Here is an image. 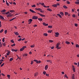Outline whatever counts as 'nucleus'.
<instances>
[{"mask_svg":"<svg viewBox=\"0 0 79 79\" xmlns=\"http://www.w3.org/2000/svg\"><path fill=\"white\" fill-rule=\"evenodd\" d=\"M47 10L48 11H52V10L50 8H47Z\"/></svg>","mask_w":79,"mask_h":79,"instance_id":"nucleus-19","label":"nucleus"},{"mask_svg":"<svg viewBox=\"0 0 79 79\" xmlns=\"http://www.w3.org/2000/svg\"><path fill=\"white\" fill-rule=\"evenodd\" d=\"M72 68H73V72H75V67H74V65H72Z\"/></svg>","mask_w":79,"mask_h":79,"instance_id":"nucleus-12","label":"nucleus"},{"mask_svg":"<svg viewBox=\"0 0 79 79\" xmlns=\"http://www.w3.org/2000/svg\"><path fill=\"white\" fill-rule=\"evenodd\" d=\"M48 68V65H46L45 67V70H47Z\"/></svg>","mask_w":79,"mask_h":79,"instance_id":"nucleus-14","label":"nucleus"},{"mask_svg":"<svg viewBox=\"0 0 79 79\" xmlns=\"http://www.w3.org/2000/svg\"><path fill=\"white\" fill-rule=\"evenodd\" d=\"M10 42H12V43H13V44H14V40H10Z\"/></svg>","mask_w":79,"mask_h":79,"instance_id":"nucleus-41","label":"nucleus"},{"mask_svg":"<svg viewBox=\"0 0 79 79\" xmlns=\"http://www.w3.org/2000/svg\"><path fill=\"white\" fill-rule=\"evenodd\" d=\"M15 45L16 44H12L11 45V47H15Z\"/></svg>","mask_w":79,"mask_h":79,"instance_id":"nucleus-35","label":"nucleus"},{"mask_svg":"<svg viewBox=\"0 0 79 79\" xmlns=\"http://www.w3.org/2000/svg\"><path fill=\"white\" fill-rule=\"evenodd\" d=\"M32 19H29L28 21V24H31V23H32Z\"/></svg>","mask_w":79,"mask_h":79,"instance_id":"nucleus-6","label":"nucleus"},{"mask_svg":"<svg viewBox=\"0 0 79 79\" xmlns=\"http://www.w3.org/2000/svg\"><path fill=\"white\" fill-rule=\"evenodd\" d=\"M4 65V63H3V64H2V65H1V67H2V66H3Z\"/></svg>","mask_w":79,"mask_h":79,"instance_id":"nucleus-55","label":"nucleus"},{"mask_svg":"<svg viewBox=\"0 0 79 79\" xmlns=\"http://www.w3.org/2000/svg\"><path fill=\"white\" fill-rule=\"evenodd\" d=\"M64 77H66L67 79H68V76H67V75L66 74H65L64 76Z\"/></svg>","mask_w":79,"mask_h":79,"instance_id":"nucleus-26","label":"nucleus"},{"mask_svg":"<svg viewBox=\"0 0 79 79\" xmlns=\"http://www.w3.org/2000/svg\"><path fill=\"white\" fill-rule=\"evenodd\" d=\"M52 32V30H48V33H51Z\"/></svg>","mask_w":79,"mask_h":79,"instance_id":"nucleus-32","label":"nucleus"},{"mask_svg":"<svg viewBox=\"0 0 79 79\" xmlns=\"http://www.w3.org/2000/svg\"><path fill=\"white\" fill-rule=\"evenodd\" d=\"M52 6H53V7H54V8H56L57 7L56 4H55L52 5Z\"/></svg>","mask_w":79,"mask_h":79,"instance_id":"nucleus-10","label":"nucleus"},{"mask_svg":"<svg viewBox=\"0 0 79 79\" xmlns=\"http://www.w3.org/2000/svg\"><path fill=\"white\" fill-rule=\"evenodd\" d=\"M72 12H74V10L73 9H72Z\"/></svg>","mask_w":79,"mask_h":79,"instance_id":"nucleus-61","label":"nucleus"},{"mask_svg":"<svg viewBox=\"0 0 79 79\" xmlns=\"http://www.w3.org/2000/svg\"><path fill=\"white\" fill-rule=\"evenodd\" d=\"M43 73V74H44V75H45V74H46V72L44 71Z\"/></svg>","mask_w":79,"mask_h":79,"instance_id":"nucleus-49","label":"nucleus"},{"mask_svg":"<svg viewBox=\"0 0 79 79\" xmlns=\"http://www.w3.org/2000/svg\"><path fill=\"white\" fill-rule=\"evenodd\" d=\"M21 40H22V38H19V39L18 40V41H19H19H21Z\"/></svg>","mask_w":79,"mask_h":79,"instance_id":"nucleus-48","label":"nucleus"},{"mask_svg":"<svg viewBox=\"0 0 79 79\" xmlns=\"http://www.w3.org/2000/svg\"><path fill=\"white\" fill-rule=\"evenodd\" d=\"M72 17L73 18H76V15L75 14H73L72 15Z\"/></svg>","mask_w":79,"mask_h":79,"instance_id":"nucleus-37","label":"nucleus"},{"mask_svg":"<svg viewBox=\"0 0 79 79\" xmlns=\"http://www.w3.org/2000/svg\"><path fill=\"white\" fill-rule=\"evenodd\" d=\"M41 63V61L40 60L38 61V62L37 63Z\"/></svg>","mask_w":79,"mask_h":79,"instance_id":"nucleus-54","label":"nucleus"},{"mask_svg":"<svg viewBox=\"0 0 79 79\" xmlns=\"http://www.w3.org/2000/svg\"><path fill=\"white\" fill-rule=\"evenodd\" d=\"M33 61H35V62H36V63H37L38 60H34Z\"/></svg>","mask_w":79,"mask_h":79,"instance_id":"nucleus-50","label":"nucleus"},{"mask_svg":"<svg viewBox=\"0 0 79 79\" xmlns=\"http://www.w3.org/2000/svg\"><path fill=\"white\" fill-rule=\"evenodd\" d=\"M5 38H3L2 39V41L3 42H5Z\"/></svg>","mask_w":79,"mask_h":79,"instance_id":"nucleus-40","label":"nucleus"},{"mask_svg":"<svg viewBox=\"0 0 79 79\" xmlns=\"http://www.w3.org/2000/svg\"><path fill=\"white\" fill-rule=\"evenodd\" d=\"M76 47L77 48H79V45L78 44H76Z\"/></svg>","mask_w":79,"mask_h":79,"instance_id":"nucleus-29","label":"nucleus"},{"mask_svg":"<svg viewBox=\"0 0 79 79\" xmlns=\"http://www.w3.org/2000/svg\"><path fill=\"white\" fill-rule=\"evenodd\" d=\"M41 5L42 6L45 5V4H44V3H41Z\"/></svg>","mask_w":79,"mask_h":79,"instance_id":"nucleus-59","label":"nucleus"},{"mask_svg":"<svg viewBox=\"0 0 79 79\" xmlns=\"http://www.w3.org/2000/svg\"><path fill=\"white\" fill-rule=\"evenodd\" d=\"M75 76V75L74 74H73L72 77H74Z\"/></svg>","mask_w":79,"mask_h":79,"instance_id":"nucleus-58","label":"nucleus"},{"mask_svg":"<svg viewBox=\"0 0 79 79\" xmlns=\"http://www.w3.org/2000/svg\"><path fill=\"white\" fill-rule=\"evenodd\" d=\"M33 27H37V25H33Z\"/></svg>","mask_w":79,"mask_h":79,"instance_id":"nucleus-53","label":"nucleus"},{"mask_svg":"<svg viewBox=\"0 0 79 79\" xmlns=\"http://www.w3.org/2000/svg\"><path fill=\"white\" fill-rule=\"evenodd\" d=\"M37 13L38 15H39L40 16H41L42 17H45V15H42L41 14H40L39 13Z\"/></svg>","mask_w":79,"mask_h":79,"instance_id":"nucleus-8","label":"nucleus"},{"mask_svg":"<svg viewBox=\"0 0 79 79\" xmlns=\"http://www.w3.org/2000/svg\"><path fill=\"white\" fill-rule=\"evenodd\" d=\"M14 33L16 35H19V33L18 32H14Z\"/></svg>","mask_w":79,"mask_h":79,"instance_id":"nucleus-15","label":"nucleus"},{"mask_svg":"<svg viewBox=\"0 0 79 79\" xmlns=\"http://www.w3.org/2000/svg\"><path fill=\"white\" fill-rule=\"evenodd\" d=\"M34 47H35V46H34V44L33 45L31 46V48H34Z\"/></svg>","mask_w":79,"mask_h":79,"instance_id":"nucleus-38","label":"nucleus"},{"mask_svg":"<svg viewBox=\"0 0 79 79\" xmlns=\"http://www.w3.org/2000/svg\"><path fill=\"white\" fill-rule=\"evenodd\" d=\"M3 61V59H1L0 60V62H2V61Z\"/></svg>","mask_w":79,"mask_h":79,"instance_id":"nucleus-62","label":"nucleus"},{"mask_svg":"<svg viewBox=\"0 0 79 79\" xmlns=\"http://www.w3.org/2000/svg\"><path fill=\"white\" fill-rule=\"evenodd\" d=\"M0 18L1 19H4V17L2 15H0Z\"/></svg>","mask_w":79,"mask_h":79,"instance_id":"nucleus-18","label":"nucleus"},{"mask_svg":"<svg viewBox=\"0 0 79 79\" xmlns=\"http://www.w3.org/2000/svg\"><path fill=\"white\" fill-rule=\"evenodd\" d=\"M3 29H2L0 31V33H2V32H3Z\"/></svg>","mask_w":79,"mask_h":79,"instance_id":"nucleus-46","label":"nucleus"},{"mask_svg":"<svg viewBox=\"0 0 79 79\" xmlns=\"http://www.w3.org/2000/svg\"><path fill=\"white\" fill-rule=\"evenodd\" d=\"M60 45V43H58L56 45V48H57L58 50H59V49H60V48H61V47H59Z\"/></svg>","mask_w":79,"mask_h":79,"instance_id":"nucleus-2","label":"nucleus"},{"mask_svg":"<svg viewBox=\"0 0 79 79\" xmlns=\"http://www.w3.org/2000/svg\"><path fill=\"white\" fill-rule=\"evenodd\" d=\"M48 28H50V29H51L52 28V27H52V26L49 25L48 26Z\"/></svg>","mask_w":79,"mask_h":79,"instance_id":"nucleus-28","label":"nucleus"},{"mask_svg":"<svg viewBox=\"0 0 79 79\" xmlns=\"http://www.w3.org/2000/svg\"><path fill=\"white\" fill-rule=\"evenodd\" d=\"M68 15V12H65V16H67V15Z\"/></svg>","mask_w":79,"mask_h":79,"instance_id":"nucleus-33","label":"nucleus"},{"mask_svg":"<svg viewBox=\"0 0 79 79\" xmlns=\"http://www.w3.org/2000/svg\"><path fill=\"white\" fill-rule=\"evenodd\" d=\"M55 36L56 37H58L59 35H60V34L58 32H55Z\"/></svg>","mask_w":79,"mask_h":79,"instance_id":"nucleus-5","label":"nucleus"},{"mask_svg":"<svg viewBox=\"0 0 79 79\" xmlns=\"http://www.w3.org/2000/svg\"><path fill=\"white\" fill-rule=\"evenodd\" d=\"M56 5H57V6H58V5H60V3H57Z\"/></svg>","mask_w":79,"mask_h":79,"instance_id":"nucleus-60","label":"nucleus"},{"mask_svg":"<svg viewBox=\"0 0 79 79\" xmlns=\"http://www.w3.org/2000/svg\"><path fill=\"white\" fill-rule=\"evenodd\" d=\"M10 13H14V12H15V10H10Z\"/></svg>","mask_w":79,"mask_h":79,"instance_id":"nucleus-36","label":"nucleus"},{"mask_svg":"<svg viewBox=\"0 0 79 79\" xmlns=\"http://www.w3.org/2000/svg\"><path fill=\"white\" fill-rule=\"evenodd\" d=\"M63 7L64 8H65V9H67V8H68V7L66 6H64Z\"/></svg>","mask_w":79,"mask_h":79,"instance_id":"nucleus-25","label":"nucleus"},{"mask_svg":"<svg viewBox=\"0 0 79 79\" xmlns=\"http://www.w3.org/2000/svg\"><path fill=\"white\" fill-rule=\"evenodd\" d=\"M10 52H8L6 54L7 55H8H8H10Z\"/></svg>","mask_w":79,"mask_h":79,"instance_id":"nucleus-47","label":"nucleus"},{"mask_svg":"<svg viewBox=\"0 0 79 79\" xmlns=\"http://www.w3.org/2000/svg\"><path fill=\"white\" fill-rule=\"evenodd\" d=\"M6 10H5V9H4L3 10H2L1 11V13H3L4 12H5V11H6Z\"/></svg>","mask_w":79,"mask_h":79,"instance_id":"nucleus-20","label":"nucleus"},{"mask_svg":"<svg viewBox=\"0 0 79 79\" xmlns=\"http://www.w3.org/2000/svg\"><path fill=\"white\" fill-rule=\"evenodd\" d=\"M75 26H76V27H77V23H75Z\"/></svg>","mask_w":79,"mask_h":79,"instance_id":"nucleus-57","label":"nucleus"},{"mask_svg":"<svg viewBox=\"0 0 79 79\" xmlns=\"http://www.w3.org/2000/svg\"><path fill=\"white\" fill-rule=\"evenodd\" d=\"M4 32H5V34H6V33H7V30H6L4 31Z\"/></svg>","mask_w":79,"mask_h":79,"instance_id":"nucleus-42","label":"nucleus"},{"mask_svg":"<svg viewBox=\"0 0 79 79\" xmlns=\"http://www.w3.org/2000/svg\"><path fill=\"white\" fill-rule=\"evenodd\" d=\"M27 48V47L26 46L23 47L22 48H21L20 49V52H22V51H23V50H24V48Z\"/></svg>","mask_w":79,"mask_h":79,"instance_id":"nucleus-4","label":"nucleus"},{"mask_svg":"<svg viewBox=\"0 0 79 79\" xmlns=\"http://www.w3.org/2000/svg\"><path fill=\"white\" fill-rule=\"evenodd\" d=\"M13 60V58H10V61H11Z\"/></svg>","mask_w":79,"mask_h":79,"instance_id":"nucleus-44","label":"nucleus"},{"mask_svg":"<svg viewBox=\"0 0 79 79\" xmlns=\"http://www.w3.org/2000/svg\"><path fill=\"white\" fill-rule=\"evenodd\" d=\"M34 75L35 77V76H37V75H38V73L36 72V73H35L34 74Z\"/></svg>","mask_w":79,"mask_h":79,"instance_id":"nucleus-17","label":"nucleus"},{"mask_svg":"<svg viewBox=\"0 0 79 79\" xmlns=\"http://www.w3.org/2000/svg\"><path fill=\"white\" fill-rule=\"evenodd\" d=\"M75 4H76V5H79V1H76L75 2Z\"/></svg>","mask_w":79,"mask_h":79,"instance_id":"nucleus-22","label":"nucleus"},{"mask_svg":"<svg viewBox=\"0 0 79 79\" xmlns=\"http://www.w3.org/2000/svg\"><path fill=\"white\" fill-rule=\"evenodd\" d=\"M49 42L52 43V42H53V41L52 40H49Z\"/></svg>","mask_w":79,"mask_h":79,"instance_id":"nucleus-43","label":"nucleus"},{"mask_svg":"<svg viewBox=\"0 0 79 79\" xmlns=\"http://www.w3.org/2000/svg\"><path fill=\"white\" fill-rule=\"evenodd\" d=\"M35 6H36L35 4L31 6V7H32L33 8L35 7Z\"/></svg>","mask_w":79,"mask_h":79,"instance_id":"nucleus-39","label":"nucleus"},{"mask_svg":"<svg viewBox=\"0 0 79 79\" xmlns=\"http://www.w3.org/2000/svg\"><path fill=\"white\" fill-rule=\"evenodd\" d=\"M43 26H48V24L44 22H43Z\"/></svg>","mask_w":79,"mask_h":79,"instance_id":"nucleus-9","label":"nucleus"},{"mask_svg":"<svg viewBox=\"0 0 79 79\" xmlns=\"http://www.w3.org/2000/svg\"><path fill=\"white\" fill-rule=\"evenodd\" d=\"M57 15L59 16V17H60V18H62V16H64V13H63V12H61L59 13V14H57Z\"/></svg>","mask_w":79,"mask_h":79,"instance_id":"nucleus-1","label":"nucleus"},{"mask_svg":"<svg viewBox=\"0 0 79 79\" xmlns=\"http://www.w3.org/2000/svg\"><path fill=\"white\" fill-rule=\"evenodd\" d=\"M16 19V18L15 17L13 18H12V19L10 20V21H13V20H14V19Z\"/></svg>","mask_w":79,"mask_h":79,"instance_id":"nucleus-30","label":"nucleus"},{"mask_svg":"<svg viewBox=\"0 0 79 79\" xmlns=\"http://www.w3.org/2000/svg\"><path fill=\"white\" fill-rule=\"evenodd\" d=\"M44 36H47L48 35V34L47 33H44Z\"/></svg>","mask_w":79,"mask_h":79,"instance_id":"nucleus-27","label":"nucleus"},{"mask_svg":"<svg viewBox=\"0 0 79 79\" xmlns=\"http://www.w3.org/2000/svg\"><path fill=\"white\" fill-rule=\"evenodd\" d=\"M11 51H12V52H16L18 51V50L17 49L16 50V49H11Z\"/></svg>","mask_w":79,"mask_h":79,"instance_id":"nucleus-13","label":"nucleus"},{"mask_svg":"<svg viewBox=\"0 0 79 79\" xmlns=\"http://www.w3.org/2000/svg\"><path fill=\"white\" fill-rule=\"evenodd\" d=\"M7 17H11L12 16V15H11L10 14H9L7 15L6 16Z\"/></svg>","mask_w":79,"mask_h":79,"instance_id":"nucleus-21","label":"nucleus"},{"mask_svg":"<svg viewBox=\"0 0 79 79\" xmlns=\"http://www.w3.org/2000/svg\"><path fill=\"white\" fill-rule=\"evenodd\" d=\"M51 49H53V48H54V46H52V47H51Z\"/></svg>","mask_w":79,"mask_h":79,"instance_id":"nucleus-63","label":"nucleus"},{"mask_svg":"<svg viewBox=\"0 0 79 79\" xmlns=\"http://www.w3.org/2000/svg\"><path fill=\"white\" fill-rule=\"evenodd\" d=\"M3 45L4 47H5L6 46V44L5 43H4L3 44Z\"/></svg>","mask_w":79,"mask_h":79,"instance_id":"nucleus-51","label":"nucleus"},{"mask_svg":"<svg viewBox=\"0 0 79 79\" xmlns=\"http://www.w3.org/2000/svg\"><path fill=\"white\" fill-rule=\"evenodd\" d=\"M67 4H69L71 3V2H69V1H67Z\"/></svg>","mask_w":79,"mask_h":79,"instance_id":"nucleus-34","label":"nucleus"},{"mask_svg":"<svg viewBox=\"0 0 79 79\" xmlns=\"http://www.w3.org/2000/svg\"><path fill=\"white\" fill-rule=\"evenodd\" d=\"M77 63H78L77 66L79 67V62H78Z\"/></svg>","mask_w":79,"mask_h":79,"instance_id":"nucleus-64","label":"nucleus"},{"mask_svg":"<svg viewBox=\"0 0 79 79\" xmlns=\"http://www.w3.org/2000/svg\"><path fill=\"white\" fill-rule=\"evenodd\" d=\"M30 11L32 12V13H36V12H35L34 11L31 9H30Z\"/></svg>","mask_w":79,"mask_h":79,"instance_id":"nucleus-11","label":"nucleus"},{"mask_svg":"<svg viewBox=\"0 0 79 79\" xmlns=\"http://www.w3.org/2000/svg\"><path fill=\"white\" fill-rule=\"evenodd\" d=\"M35 9L38 11H40L41 13H44V11L42 10V9L40 8H35Z\"/></svg>","mask_w":79,"mask_h":79,"instance_id":"nucleus-3","label":"nucleus"},{"mask_svg":"<svg viewBox=\"0 0 79 79\" xmlns=\"http://www.w3.org/2000/svg\"><path fill=\"white\" fill-rule=\"evenodd\" d=\"M2 15H6V12H3L2 13Z\"/></svg>","mask_w":79,"mask_h":79,"instance_id":"nucleus-56","label":"nucleus"},{"mask_svg":"<svg viewBox=\"0 0 79 79\" xmlns=\"http://www.w3.org/2000/svg\"><path fill=\"white\" fill-rule=\"evenodd\" d=\"M38 19L39 21H43V20L42 19L40 18H38Z\"/></svg>","mask_w":79,"mask_h":79,"instance_id":"nucleus-16","label":"nucleus"},{"mask_svg":"<svg viewBox=\"0 0 79 79\" xmlns=\"http://www.w3.org/2000/svg\"><path fill=\"white\" fill-rule=\"evenodd\" d=\"M38 19V17L34 16L32 18V19Z\"/></svg>","mask_w":79,"mask_h":79,"instance_id":"nucleus-7","label":"nucleus"},{"mask_svg":"<svg viewBox=\"0 0 79 79\" xmlns=\"http://www.w3.org/2000/svg\"><path fill=\"white\" fill-rule=\"evenodd\" d=\"M65 43L66 44H67L68 45H69V44H70V42L68 41H65Z\"/></svg>","mask_w":79,"mask_h":79,"instance_id":"nucleus-23","label":"nucleus"},{"mask_svg":"<svg viewBox=\"0 0 79 79\" xmlns=\"http://www.w3.org/2000/svg\"><path fill=\"white\" fill-rule=\"evenodd\" d=\"M10 12L8 11L6 13V15H8V14H9Z\"/></svg>","mask_w":79,"mask_h":79,"instance_id":"nucleus-52","label":"nucleus"},{"mask_svg":"<svg viewBox=\"0 0 79 79\" xmlns=\"http://www.w3.org/2000/svg\"><path fill=\"white\" fill-rule=\"evenodd\" d=\"M23 56H27V54H23Z\"/></svg>","mask_w":79,"mask_h":79,"instance_id":"nucleus-24","label":"nucleus"},{"mask_svg":"<svg viewBox=\"0 0 79 79\" xmlns=\"http://www.w3.org/2000/svg\"><path fill=\"white\" fill-rule=\"evenodd\" d=\"M7 77H8V78H9V79H10V75H7Z\"/></svg>","mask_w":79,"mask_h":79,"instance_id":"nucleus-45","label":"nucleus"},{"mask_svg":"<svg viewBox=\"0 0 79 79\" xmlns=\"http://www.w3.org/2000/svg\"><path fill=\"white\" fill-rule=\"evenodd\" d=\"M6 5H7V6H9V3L7 2V0L6 1Z\"/></svg>","mask_w":79,"mask_h":79,"instance_id":"nucleus-31","label":"nucleus"}]
</instances>
